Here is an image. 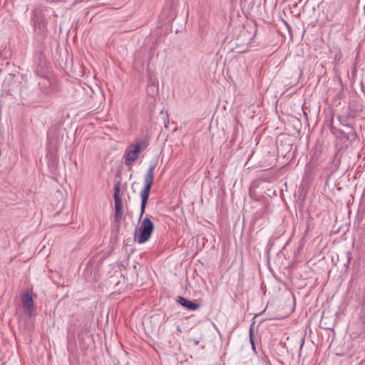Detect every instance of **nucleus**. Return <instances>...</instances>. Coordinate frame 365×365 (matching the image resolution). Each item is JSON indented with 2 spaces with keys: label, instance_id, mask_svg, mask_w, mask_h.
<instances>
[{
  "label": "nucleus",
  "instance_id": "5",
  "mask_svg": "<svg viewBox=\"0 0 365 365\" xmlns=\"http://www.w3.org/2000/svg\"><path fill=\"white\" fill-rule=\"evenodd\" d=\"M115 224L117 227L120 225L123 217V203L122 199H115Z\"/></svg>",
  "mask_w": 365,
  "mask_h": 365
},
{
  "label": "nucleus",
  "instance_id": "1",
  "mask_svg": "<svg viewBox=\"0 0 365 365\" xmlns=\"http://www.w3.org/2000/svg\"><path fill=\"white\" fill-rule=\"evenodd\" d=\"M155 168V165H150L149 169L145 175V187L141 190L140 194L141 197L140 218L142 217L145 210L146 205L150 192V189L153 183Z\"/></svg>",
  "mask_w": 365,
  "mask_h": 365
},
{
  "label": "nucleus",
  "instance_id": "3",
  "mask_svg": "<svg viewBox=\"0 0 365 365\" xmlns=\"http://www.w3.org/2000/svg\"><path fill=\"white\" fill-rule=\"evenodd\" d=\"M145 141L138 142L134 145H130L125 153V164L132 165L138 158L140 152L147 148Z\"/></svg>",
  "mask_w": 365,
  "mask_h": 365
},
{
  "label": "nucleus",
  "instance_id": "10",
  "mask_svg": "<svg viewBox=\"0 0 365 365\" xmlns=\"http://www.w3.org/2000/svg\"><path fill=\"white\" fill-rule=\"evenodd\" d=\"M178 331H180V326H178Z\"/></svg>",
  "mask_w": 365,
  "mask_h": 365
},
{
  "label": "nucleus",
  "instance_id": "2",
  "mask_svg": "<svg viewBox=\"0 0 365 365\" xmlns=\"http://www.w3.org/2000/svg\"><path fill=\"white\" fill-rule=\"evenodd\" d=\"M153 230V222L149 217H146L142 220L139 228L135 230V238L137 239L138 243H145L150 239Z\"/></svg>",
  "mask_w": 365,
  "mask_h": 365
},
{
  "label": "nucleus",
  "instance_id": "6",
  "mask_svg": "<svg viewBox=\"0 0 365 365\" xmlns=\"http://www.w3.org/2000/svg\"><path fill=\"white\" fill-rule=\"evenodd\" d=\"M177 302L189 310L195 311L198 309L200 307V304L188 300L181 296L177 297Z\"/></svg>",
  "mask_w": 365,
  "mask_h": 365
},
{
  "label": "nucleus",
  "instance_id": "4",
  "mask_svg": "<svg viewBox=\"0 0 365 365\" xmlns=\"http://www.w3.org/2000/svg\"><path fill=\"white\" fill-rule=\"evenodd\" d=\"M22 303L25 313L28 316H31L33 312L34 302L31 294L29 292L22 295Z\"/></svg>",
  "mask_w": 365,
  "mask_h": 365
},
{
  "label": "nucleus",
  "instance_id": "7",
  "mask_svg": "<svg viewBox=\"0 0 365 365\" xmlns=\"http://www.w3.org/2000/svg\"><path fill=\"white\" fill-rule=\"evenodd\" d=\"M114 200L115 199H122V192L120 187V182H118L114 185Z\"/></svg>",
  "mask_w": 365,
  "mask_h": 365
},
{
  "label": "nucleus",
  "instance_id": "9",
  "mask_svg": "<svg viewBox=\"0 0 365 365\" xmlns=\"http://www.w3.org/2000/svg\"><path fill=\"white\" fill-rule=\"evenodd\" d=\"M351 135H352V136H354V135H356V134H355V133H354V132H353V131H351Z\"/></svg>",
  "mask_w": 365,
  "mask_h": 365
},
{
  "label": "nucleus",
  "instance_id": "8",
  "mask_svg": "<svg viewBox=\"0 0 365 365\" xmlns=\"http://www.w3.org/2000/svg\"><path fill=\"white\" fill-rule=\"evenodd\" d=\"M253 337H254V331H253L252 327H251L250 329V340L252 345V347L254 348L255 344H254V341H253Z\"/></svg>",
  "mask_w": 365,
  "mask_h": 365
}]
</instances>
